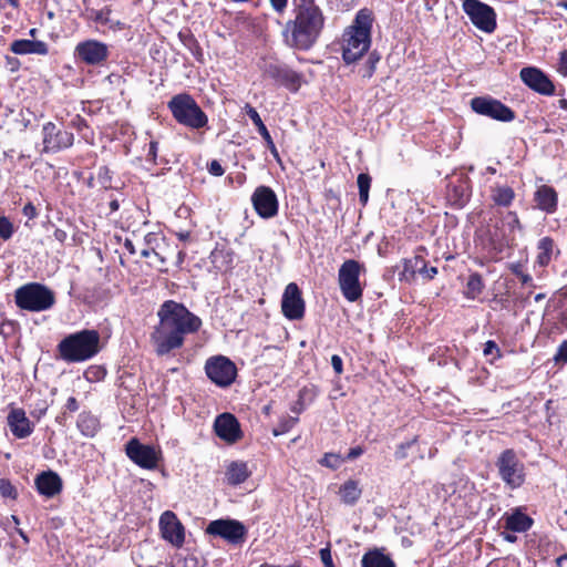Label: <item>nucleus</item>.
Masks as SVG:
<instances>
[{
  "instance_id": "1",
  "label": "nucleus",
  "mask_w": 567,
  "mask_h": 567,
  "mask_svg": "<svg viewBox=\"0 0 567 567\" xmlns=\"http://www.w3.org/2000/svg\"><path fill=\"white\" fill-rule=\"evenodd\" d=\"M157 317L159 322L151 333V341L156 354L161 357L182 348L185 337L197 332L202 327V319L175 300L164 301Z\"/></svg>"
},
{
  "instance_id": "2",
  "label": "nucleus",
  "mask_w": 567,
  "mask_h": 567,
  "mask_svg": "<svg viewBox=\"0 0 567 567\" xmlns=\"http://www.w3.org/2000/svg\"><path fill=\"white\" fill-rule=\"evenodd\" d=\"M291 18L284 24V42L291 49L310 50L318 41L324 16L315 0H292Z\"/></svg>"
},
{
  "instance_id": "3",
  "label": "nucleus",
  "mask_w": 567,
  "mask_h": 567,
  "mask_svg": "<svg viewBox=\"0 0 567 567\" xmlns=\"http://www.w3.org/2000/svg\"><path fill=\"white\" fill-rule=\"evenodd\" d=\"M372 14L369 10H360L342 35V58L347 64L358 61L370 48Z\"/></svg>"
},
{
  "instance_id": "4",
  "label": "nucleus",
  "mask_w": 567,
  "mask_h": 567,
  "mask_svg": "<svg viewBox=\"0 0 567 567\" xmlns=\"http://www.w3.org/2000/svg\"><path fill=\"white\" fill-rule=\"evenodd\" d=\"M100 334L96 330H81L69 334L58 344L60 358L65 362H82L99 352Z\"/></svg>"
},
{
  "instance_id": "5",
  "label": "nucleus",
  "mask_w": 567,
  "mask_h": 567,
  "mask_svg": "<svg viewBox=\"0 0 567 567\" xmlns=\"http://www.w3.org/2000/svg\"><path fill=\"white\" fill-rule=\"evenodd\" d=\"M55 293L40 282H28L14 291V302L21 310L42 312L55 305Z\"/></svg>"
},
{
  "instance_id": "6",
  "label": "nucleus",
  "mask_w": 567,
  "mask_h": 567,
  "mask_svg": "<svg viewBox=\"0 0 567 567\" xmlns=\"http://www.w3.org/2000/svg\"><path fill=\"white\" fill-rule=\"evenodd\" d=\"M174 120L192 130H200L208 124V117L188 93L174 95L167 103Z\"/></svg>"
},
{
  "instance_id": "7",
  "label": "nucleus",
  "mask_w": 567,
  "mask_h": 567,
  "mask_svg": "<svg viewBox=\"0 0 567 567\" xmlns=\"http://www.w3.org/2000/svg\"><path fill=\"white\" fill-rule=\"evenodd\" d=\"M364 271V266L354 259H347L340 266L338 271V284L346 300L355 302L361 299L363 288L360 284V275Z\"/></svg>"
},
{
  "instance_id": "8",
  "label": "nucleus",
  "mask_w": 567,
  "mask_h": 567,
  "mask_svg": "<svg viewBox=\"0 0 567 567\" xmlns=\"http://www.w3.org/2000/svg\"><path fill=\"white\" fill-rule=\"evenodd\" d=\"M498 476L511 489H516L525 483V465L517 456V453L507 449L503 451L495 463Z\"/></svg>"
},
{
  "instance_id": "9",
  "label": "nucleus",
  "mask_w": 567,
  "mask_h": 567,
  "mask_svg": "<svg viewBox=\"0 0 567 567\" xmlns=\"http://www.w3.org/2000/svg\"><path fill=\"white\" fill-rule=\"evenodd\" d=\"M207 378L219 388L230 386L237 377L236 364L225 355H214L205 362Z\"/></svg>"
},
{
  "instance_id": "10",
  "label": "nucleus",
  "mask_w": 567,
  "mask_h": 567,
  "mask_svg": "<svg viewBox=\"0 0 567 567\" xmlns=\"http://www.w3.org/2000/svg\"><path fill=\"white\" fill-rule=\"evenodd\" d=\"M127 457L137 466L145 470H155L162 460L161 449L142 444L136 437L131 439L125 445Z\"/></svg>"
},
{
  "instance_id": "11",
  "label": "nucleus",
  "mask_w": 567,
  "mask_h": 567,
  "mask_svg": "<svg viewBox=\"0 0 567 567\" xmlns=\"http://www.w3.org/2000/svg\"><path fill=\"white\" fill-rule=\"evenodd\" d=\"M471 107L475 113L499 122H512L515 118V112L511 107L491 96L473 97Z\"/></svg>"
},
{
  "instance_id": "12",
  "label": "nucleus",
  "mask_w": 567,
  "mask_h": 567,
  "mask_svg": "<svg viewBox=\"0 0 567 567\" xmlns=\"http://www.w3.org/2000/svg\"><path fill=\"white\" fill-rule=\"evenodd\" d=\"M463 10L480 30L491 33L496 28V14L492 7L478 0H464Z\"/></svg>"
},
{
  "instance_id": "13",
  "label": "nucleus",
  "mask_w": 567,
  "mask_h": 567,
  "mask_svg": "<svg viewBox=\"0 0 567 567\" xmlns=\"http://www.w3.org/2000/svg\"><path fill=\"white\" fill-rule=\"evenodd\" d=\"M109 55V45L93 39L79 42L74 49V58L86 65H102Z\"/></svg>"
},
{
  "instance_id": "14",
  "label": "nucleus",
  "mask_w": 567,
  "mask_h": 567,
  "mask_svg": "<svg viewBox=\"0 0 567 567\" xmlns=\"http://www.w3.org/2000/svg\"><path fill=\"white\" fill-rule=\"evenodd\" d=\"M207 534L219 536L230 544H240L245 540L247 528L235 519H216L209 523Z\"/></svg>"
},
{
  "instance_id": "15",
  "label": "nucleus",
  "mask_w": 567,
  "mask_h": 567,
  "mask_svg": "<svg viewBox=\"0 0 567 567\" xmlns=\"http://www.w3.org/2000/svg\"><path fill=\"white\" fill-rule=\"evenodd\" d=\"M251 203L256 213L265 219L278 214L279 203L276 193L268 186H258L251 195Z\"/></svg>"
},
{
  "instance_id": "16",
  "label": "nucleus",
  "mask_w": 567,
  "mask_h": 567,
  "mask_svg": "<svg viewBox=\"0 0 567 567\" xmlns=\"http://www.w3.org/2000/svg\"><path fill=\"white\" fill-rule=\"evenodd\" d=\"M42 133L44 152L55 153L73 145V133L58 128L52 122H48L43 125Z\"/></svg>"
},
{
  "instance_id": "17",
  "label": "nucleus",
  "mask_w": 567,
  "mask_h": 567,
  "mask_svg": "<svg viewBox=\"0 0 567 567\" xmlns=\"http://www.w3.org/2000/svg\"><path fill=\"white\" fill-rule=\"evenodd\" d=\"M264 75L291 91H298L301 85V75L284 64L277 62H265Z\"/></svg>"
},
{
  "instance_id": "18",
  "label": "nucleus",
  "mask_w": 567,
  "mask_h": 567,
  "mask_svg": "<svg viewBox=\"0 0 567 567\" xmlns=\"http://www.w3.org/2000/svg\"><path fill=\"white\" fill-rule=\"evenodd\" d=\"M281 310L284 316L290 320H299L303 317L305 301L297 284L290 282L286 286L281 299Z\"/></svg>"
},
{
  "instance_id": "19",
  "label": "nucleus",
  "mask_w": 567,
  "mask_h": 567,
  "mask_svg": "<svg viewBox=\"0 0 567 567\" xmlns=\"http://www.w3.org/2000/svg\"><path fill=\"white\" fill-rule=\"evenodd\" d=\"M159 529L162 537L175 547H182L185 542V529L177 516L166 511L161 515Z\"/></svg>"
},
{
  "instance_id": "20",
  "label": "nucleus",
  "mask_w": 567,
  "mask_h": 567,
  "mask_svg": "<svg viewBox=\"0 0 567 567\" xmlns=\"http://www.w3.org/2000/svg\"><path fill=\"white\" fill-rule=\"evenodd\" d=\"M519 76L525 85L542 95H553L555 92L554 83L538 68H523L519 72Z\"/></svg>"
},
{
  "instance_id": "21",
  "label": "nucleus",
  "mask_w": 567,
  "mask_h": 567,
  "mask_svg": "<svg viewBox=\"0 0 567 567\" xmlns=\"http://www.w3.org/2000/svg\"><path fill=\"white\" fill-rule=\"evenodd\" d=\"M214 430L219 439L229 444H234L243 437L240 424L230 413L218 415L214 422Z\"/></svg>"
},
{
  "instance_id": "22",
  "label": "nucleus",
  "mask_w": 567,
  "mask_h": 567,
  "mask_svg": "<svg viewBox=\"0 0 567 567\" xmlns=\"http://www.w3.org/2000/svg\"><path fill=\"white\" fill-rule=\"evenodd\" d=\"M35 486L39 494L51 498L62 491V480L58 473L53 471H45L35 477Z\"/></svg>"
},
{
  "instance_id": "23",
  "label": "nucleus",
  "mask_w": 567,
  "mask_h": 567,
  "mask_svg": "<svg viewBox=\"0 0 567 567\" xmlns=\"http://www.w3.org/2000/svg\"><path fill=\"white\" fill-rule=\"evenodd\" d=\"M7 420L12 434L18 439L28 437L33 432V425L22 409H11Z\"/></svg>"
},
{
  "instance_id": "24",
  "label": "nucleus",
  "mask_w": 567,
  "mask_h": 567,
  "mask_svg": "<svg viewBox=\"0 0 567 567\" xmlns=\"http://www.w3.org/2000/svg\"><path fill=\"white\" fill-rule=\"evenodd\" d=\"M10 51L14 54H38L47 55L49 53V47L43 41L19 39L14 40L10 44Z\"/></svg>"
},
{
  "instance_id": "25",
  "label": "nucleus",
  "mask_w": 567,
  "mask_h": 567,
  "mask_svg": "<svg viewBox=\"0 0 567 567\" xmlns=\"http://www.w3.org/2000/svg\"><path fill=\"white\" fill-rule=\"evenodd\" d=\"M247 115L252 121V123L256 125L259 134L261 135V137L266 142V145H267L268 150L270 151V153L274 155L275 158L278 159L279 158V153L277 151V147H276V145H275L272 138H271V135H270L268 128L264 124L259 113L256 111L255 107H252L250 105H247Z\"/></svg>"
},
{
  "instance_id": "26",
  "label": "nucleus",
  "mask_w": 567,
  "mask_h": 567,
  "mask_svg": "<svg viewBox=\"0 0 567 567\" xmlns=\"http://www.w3.org/2000/svg\"><path fill=\"white\" fill-rule=\"evenodd\" d=\"M535 200L542 210L554 213L557 207V193L553 187L543 185L537 189Z\"/></svg>"
},
{
  "instance_id": "27",
  "label": "nucleus",
  "mask_w": 567,
  "mask_h": 567,
  "mask_svg": "<svg viewBox=\"0 0 567 567\" xmlns=\"http://www.w3.org/2000/svg\"><path fill=\"white\" fill-rule=\"evenodd\" d=\"M362 567H396L390 556L383 554L381 549L374 548L368 550L361 559Z\"/></svg>"
},
{
  "instance_id": "28",
  "label": "nucleus",
  "mask_w": 567,
  "mask_h": 567,
  "mask_svg": "<svg viewBox=\"0 0 567 567\" xmlns=\"http://www.w3.org/2000/svg\"><path fill=\"white\" fill-rule=\"evenodd\" d=\"M250 475L247 464L244 462H231L225 473L226 481L229 485H239L244 483Z\"/></svg>"
},
{
  "instance_id": "29",
  "label": "nucleus",
  "mask_w": 567,
  "mask_h": 567,
  "mask_svg": "<svg viewBox=\"0 0 567 567\" xmlns=\"http://www.w3.org/2000/svg\"><path fill=\"white\" fill-rule=\"evenodd\" d=\"M76 425L80 432L86 437H93L100 430L99 419L89 412L80 413Z\"/></svg>"
},
{
  "instance_id": "30",
  "label": "nucleus",
  "mask_w": 567,
  "mask_h": 567,
  "mask_svg": "<svg viewBox=\"0 0 567 567\" xmlns=\"http://www.w3.org/2000/svg\"><path fill=\"white\" fill-rule=\"evenodd\" d=\"M339 494L344 504L354 505L361 497L362 491L357 481L348 480L340 486Z\"/></svg>"
},
{
  "instance_id": "31",
  "label": "nucleus",
  "mask_w": 567,
  "mask_h": 567,
  "mask_svg": "<svg viewBox=\"0 0 567 567\" xmlns=\"http://www.w3.org/2000/svg\"><path fill=\"white\" fill-rule=\"evenodd\" d=\"M532 525H533V519L529 516H527L518 511L513 513L512 515L507 516L506 520H505L506 529L517 532V533H523V532L528 530L532 527Z\"/></svg>"
},
{
  "instance_id": "32",
  "label": "nucleus",
  "mask_w": 567,
  "mask_h": 567,
  "mask_svg": "<svg viewBox=\"0 0 567 567\" xmlns=\"http://www.w3.org/2000/svg\"><path fill=\"white\" fill-rule=\"evenodd\" d=\"M503 223L507 226L508 228V234H503L502 236H499L498 234H492V241L494 244H502L503 240L506 239V241H508V237L516 230V229H519L520 230V223H519V219H518V216L516 213L514 212H508L504 219H503Z\"/></svg>"
},
{
  "instance_id": "33",
  "label": "nucleus",
  "mask_w": 567,
  "mask_h": 567,
  "mask_svg": "<svg viewBox=\"0 0 567 567\" xmlns=\"http://www.w3.org/2000/svg\"><path fill=\"white\" fill-rule=\"evenodd\" d=\"M554 241L549 237H544L538 241L537 245V257L536 262L540 267H545L549 264L553 254Z\"/></svg>"
},
{
  "instance_id": "34",
  "label": "nucleus",
  "mask_w": 567,
  "mask_h": 567,
  "mask_svg": "<svg viewBox=\"0 0 567 567\" xmlns=\"http://www.w3.org/2000/svg\"><path fill=\"white\" fill-rule=\"evenodd\" d=\"M492 198L496 205L508 207L515 198V193L509 186H497L493 189Z\"/></svg>"
},
{
  "instance_id": "35",
  "label": "nucleus",
  "mask_w": 567,
  "mask_h": 567,
  "mask_svg": "<svg viewBox=\"0 0 567 567\" xmlns=\"http://www.w3.org/2000/svg\"><path fill=\"white\" fill-rule=\"evenodd\" d=\"M422 269H424V258L422 256H414L410 259H404L401 275L406 279L413 278Z\"/></svg>"
},
{
  "instance_id": "36",
  "label": "nucleus",
  "mask_w": 567,
  "mask_h": 567,
  "mask_svg": "<svg viewBox=\"0 0 567 567\" xmlns=\"http://www.w3.org/2000/svg\"><path fill=\"white\" fill-rule=\"evenodd\" d=\"M483 288H484V285H483L481 275L477 272H474V274L470 275V277H468V280L466 284L465 296L468 299H474L482 292Z\"/></svg>"
},
{
  "instance_id": "37",
  "label": "nucleus",
  "mask_w": 567,
  "mask_h": 567,
  "mask_svg": "<svg viewBox=\"0 0 567 567\" xmlns=\"http://www.w3.org/2000/svg\"><path fill=\"white\" fill-rule=\"evenodd\" d=\"M371 176L367 173L358 175L359 200L364 206L369 200V190L371 186Z\"/></svg>"
},
{
  "instance_id": "38",
  "label": "nucleus",
  "mask_w": 567,
  "mask_h": 567,
  "mask_svg": "<svg viewBox=\"0 0 567 567\" xmlns=\"http://www.w3.org/2000/svg\"><path fill=\"white\" fill-rule=\"evenodd\" d=\"M89 18L96 23L109 24L110 23V14L112 12L110 7H104L101 10L87 9Z\"/></svg>"
},
{
  "instance_id": "39",
  "label": "nucleus",
  "mask_w": 567,
  "mask_h": 567,
  "mask_svg": "<svg viewBox=\"0 0 567 567\" xmlns=\"http://www.w3.org/2000/svg\"><path fill=\"white\" fill-rule=\"evenodd\" d=\"M0 495L4 498L17 499L18 491L7 478L0 480Z\"/></svg>"
},
{
  "instance_id": "40",
  "label": "nucleus",
  "mask_w": 567,
  "mask_h": 567,
  "mask_svg": "<svg viewBox=\"0 0 567 567\" xmlns=\"http://www.w3.org/2000/svg\"><path fill=\"white\" fill-rule=\"evenodd\" d=\"M204 560L195 555H187L177 560V567H204Z\"/></svg>"
},
{
  "instance_id": "41",
  "label": "nucleus",
  "mask_w": 567,
  "mask_h": 567,
  "mask_svg": "<svg viewBox=\"0 0 567 567\" xmlns=\"http://www.w3.org/2000/svg\"><path fill=\"white\" fill-rule=\"evenodd\" d=\"M13 225L6 216L0 217V238L8 240L12 237Z\"/></svg>"
},
{
  "instance_id": "42",
  "label": "nucleus",
  "mask_w": 567,
  "mask_h": 567,
  "mask_svg": "<svg viewBox=\"0 0 567 567\" xmlns=\"http://www.w3.org/2000/svg\"><path fill=\"white\" fill-rule=\"evenodd\" d=\"M451 198L455 205L463 207L467 200L465 188L463 186H454L452 189Z\"/></svg>"
},
{
  "instance_id": "43",
  "label": "nucleus",
  "mask_w": 567,
  "mask_h": 567,
  "mask_svg": "<svg viewBox=\"0 0 567 567\" xmlns=\"http://www.w3.org/2000/svg\"><path fill=\"white\" fill-rule=\"evenodd\" d=\"M111 179H112V176H111V172H110L109 167H106V166L100 167L99 172H97L99 184L103 188L109 189V188H111Z\"/></svg>"
},
{
  "instance_id": "44",
  "label": "nucleus",
  "mask_w": 567,
  "mask_h": 567,
  "mask_svg": "<svg viewBox=\"0 0 567 567\" xmlns=\"http://www.w3.org/2000/svg\"><path fill=\"white\" fill-rule=\"evenodd\" d=\"M163 239V237L157 233H147L144 236L143 244L144 247H148L150 249L154 250L157 249L159 246V241Z\"/></svg>"
},
{
  "instance_id": "45",
  "label": "nucleus",
  "mask_w": 567,
  "mask_h": 567,
  "mask_svg": "<svg viewBox=\"0 0 567 567\" xmlns=\"http://www.w3.org/2000/svg\"><path fill=\"white\" fill-rule=\"evenodd\" d=\"M342 462H343V460L339 455L333 454V453H327V454H324V456L320 463L323 466H327L330 468H337L341 465Z\"/></svg>"
},
{
  "instance_id": "46",
  "label": "nucleus",
  "mask_w": 567,
  "mask_h": 567,
  "mask_svg": "<svg viewBox=\"0 0 567 567\" xmlns=\"http://www.w3.org/2000/svg\"><path fill=\"white\" fill-rule=\"evenodd\" d=\"M416 443V437L411 441L401 443L394 453L396 460H404L408 457V450Z\"/></svg>"
},
{
  "instance_id": "47",
  "label": "nucleus",
  "mask_w": 567,
  "mask_h": 567,
  "mask_svg": "<svg viewBox=\"0 0 567 567\" xmlns=\"http://www.w3.org/2000/svg\"><path fill=\"white\" fill-rule=\"evenodd\" d=\"M297 422V419L289 417L285 422L280 423L277 427L274 429L272 433L275 436H279L286 432H288Z\"/></svg>"
},
{
  "instance_id": "48",
  "label": "nucleus",
  "mask_w": 567,
  "mask_h": 567,
  "mask_svg": "<svg viewBox=\"0 0 567 567\" xmlns=\"http://www.w3.org/2000/svg\"><path fill=\"white\" fill-rule=\"evenodd\" d=\"M208 173L213 176H221L224 175L225 171L220 163L216 159L212 161L207 166Z\"/></svg>"
},
{
  "instance_id": "49",
  "label": "nucleus",
  "mask_w": 567,
  "mask_h": 567,
  "mask_svg": "<svg viewBox=\"0 0 567 567\" xmlns=\"http://www.w3.org/2000/svg\"><path fill=\"white\" fill-rule=\"evenodd\" d=\"M554 360L556 362H563V363H566L567 362V341H564L559 347H558V350H557V353L555 354L554 357Z\"/></svg>"
},
{
  "instance_id": "50",
  "label": "nucleus",
  "mask_w": 567,
  "mask_h": 567,
  "mask_svg": "<svg viewBox=\"0 0 567 567\" xmlns=\"http://www.w3.org/2000/svg\"><path fill=\"white\" fill-rule=\"evenodd\" d=\"M319 554H320V559L324 567H334L332 557H331V551L328 547L321 548Z\"/></svg>"
},
{
  "instance_id": "51",
  "label": "nucleus",
  "mask_w": 567,
  "mask_h": 567,
  "mask_svg": "<svg viewBox=\"0 0 567 567\" xmlns=\"http://www.w3.org/2000/svg\"><path fill=\"white\" fill-rule=\"evenodd\" d=\"M483 353L484 355L488 357V355H493L494 353L497 354V357H499V348L498 346L496 344L495 341L493 340H488L487 342H485L484 344V350H483Z\"/></svg>"
},
{
  "instance_id": "52",
  "label": "nucleus",
  "mask_w": 567,
  "mask_h": 567,
  "mask_svg": "<svg viewBox=\"0 0 567 567\" xmlns=\"http://www.w3.org/2000/svg\"><path fill=\"white\" fill-rule=\"evenodd\" d=\"M380 60L379 55H377L374 52H372L370 55H369V59H368V70H367V73L364 74V76H372L374 70H375V64L377 62Z\"/></svg>"
},
{
  "instance_id": "53",
  "label": "nucleus",
  "mask_w": 567,
  "mask_h": 567,
  "mask_svg": "<svg viewBox=\"0 0 567 567\" xmlns=\"http://www.w3.org/2000/svg\"><path fill=\"white\" fill-rule=\"evenodd\" d=\"M269 2L272 9L279 14L285 12L288 4V0H269Z\"/></svg>"
},
{
  "instance_id": "54",
  "label": "nucleus",
  "mask_w": 567,
  "mask_h": 567,
  "mask_svg": "<svg viewBox=\"0 0 567 567\" xmlns=\"http://www.w3.org/2000/svg\"><path fill=\"white\" fill-rule=\"evenodd\" d=\"M331 365L337 374H341L343 372L342 359L338 354H333L331 357Z\"/></svg>"
},
{
  "instance_id": "55",
  "label": "nucleus",
  "mask_w": 567,
  "mask_h": 567,
  "mask_svg": "<svg viewBox=\"0 0 567 567\" xmlns=\"http://www.w3.org/2000/svg\"><path fill=\"white\" fill-rule=\"evenodd\" d=\"M437 274L436 267H427L426 261L424 260V269L420 271V275L425 279H433Z\"/></svg>"
},
{
  "instance_id": "56",
  "label": "nucleus",
  "mask_w": 567,
  "mask_h": 567,
  "mask_svg": "<svg viewBox=\"0 0 567 567\" xmlns=\"http://www.w3.org/2000/svg\"><path fill=\"white\" fill-rule=\"evenodd\" d=\"M363 454V449L361 446H355L349 450L348 454L346 455L343 461H352L357 457L361 456Z\"/></svg>"
},
{
  "instance_id": "57",
  "label": "nucleus",
  "mask_w": 567,
  "mask_h": 567,
  "mask_svg": "<svg viewBox=\"0 0 567 567\" xmlns=\"http://www.w3.org/2000/svg\"><path fill=\"white\" fill-rule=\"evenodd\" d=\"M559 72L567 76V50L560 52L559 56Z\"/></svg>"
},
{
  "instance_id": "58",
  "label": "nucleus",
  "mask_w": 567,
  "mask_h": 567,
  "mask_svg": "<svg viewBox=\"0 0 567 567\" xmlns=\"http://www.w3.org/2000/svg\"><path fill=\"white\" fill-rule=\"evenodd\" d=\"M22 212L23 215L27 216L29 219H32L38 215L37 208L32 203L25 204Z\"/></svg>"
},
{
  "instance_id": "59",
  "label": "nucleus",
  "mask_w": 567,
  "mask_h": 567,
  "mask_svg": "<svg viewBox=\"0 0 567 567\" xmlns=\"http://www.w3.org/2000/svg\"><path fill=\"white\" fill-rule=\"evenodd\" d=\"M157 150H158V143L156 141H152L150 143V148H148V154H147L148 161H152L153 163L156 162Z\"/></svg>"
},
{
  "instance_id": "60",
  "label": "nucleus",
  "mask_w": 567,
  "mask_h": 567,
  "mask_svg": "<svg viewBox=\"0 0 567 567\" xmlns=\"http://www.w3.org/2000/svg\"><path fill=\"white\" fill-rule=\"evenodd\" d=\"M72 126H74L78 131H81L83 127H86V121L80 115L75 116L72 122Z\"/></svg>"
},
{
  "instance_id": "61",
  "label": "nucleus",
  "mask_w": 567,
  "mask_h": 567,
  "mask_svg": "<svg viewBox=\"0 0 567 567\" xmlns=\"http://www.w3.org/2000/svg\"><path fill=\"white\" fill-rule=\"evenodd\" d=\"M53 237L55 240H58L59 243L63 244L66 238H68V234L65 230L63 229H60V228H56L53 233Z\"/></svg>"
},
{
  "instance_id": "62",
  "label": "nucleus",
  "mask_w": 567,
  "mask_h": 567,
  "mask_svg": "<svg viewBox=\"0 0 567 567\" xmlns=\"http://www.w3.org/2000/svg\"><path fill=\"white\" fill-rule=\"evenodd\" d=\"M65 409L70 412H75L79 409V403L74 396H70L66 401Z\"/></svg>"
},
{
  "instance_id": "63",
  "label": "nucleus",
  "mask_w": 567,
  "mask_h": 567,
  "mask_svg": "<svg viewBox=\"0 0 567 567\" xmlns=\"http://www.w3.org/2000/svg\"><path fill=\"white\" fill-rule=\"evenodd\" d=\"M6 59H7V65L10 69V71L14 72L19 69L20 62L18 59L12 58V56H7Z\"/></svg>"
},
{
  "instance_id": "64",
  "label": "nucleus",
  "mask_w": 567,
  "mask_h": 567,
  "mask_svg": "<svg viewBox=\"0 0 567 567\" xmlns=\"http://www.w3.org/2000/svg\"><path fill=\"white\" fill-rule=\"evenodd\" d=\"M517 277L519 278L523 285H532L533 282V278L528 274L517 272Z\"/></svg>"
}]
</instances>
